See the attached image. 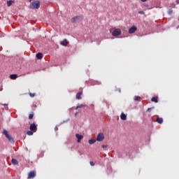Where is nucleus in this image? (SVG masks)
Wrapping results in <instances>:
<instances>
[{
    "label": "nucleus",
    "instance_id": "22",
    "mask_svg": "<svg viewBox=\"0 0 179 179\" xmlns=\"http://www.w3.org/2000/svg\"><path fill=\"white\" fill-rule=\"evenodd\" d=\"M134 100H135V101H141V97L135 96Z\"/></svg>",
    "mask_w": 179,
    "mask_h": 179
},
{
    "label": "nucleus",
    "instance_id": "8",
    "mask_svg": "<svg viewBox=\"0 0 179 179\" xmlns=\"http://www.w3.org/2000/svg\"><path fill=\"white\" fill-rule=\"evenodd\" d=\"M76 138H77V143H80V141L83 139V136L76 134Z\"/></svg>",
    "mask_w": 179,
    "mask_h": 179
},
{
    "label": "nucleus",
    "instance_id": "27",
    "mask_svg": "<svg viewBox=\"0 0 179 179\" xmlns=\"http://www.w3.org/2000/svg\"><path fill=\"white\" fill-rule=\"evenodd\" d=\"M89 164H91V166H94L95 165L94 162H90Z\"/></svg>",
    "mask_w": 179,
    "mask_h": 179
},
{
    "label": "nucleus",
    "instance_id": "30",
    "mask_svg": "<svg viewBox=\"0 0 179 179\" xmlns=\"http://www.w3.org/2000/svg\"><path fill=\"white\" fill-rule=\"evenodd\" d=\"M82 19H83V17H82L81 16H80V17H77V20H78V21H81Z\"/></svg>",
    "mask_w": 179,
    "mask_h": 179
},
{
    "label": "nucleus",
    "instance_id": "34",
    "mask_svg": "<svg viewBox=\"0 0 179 179\" xmlns=\"http://www.w3.org/2000/svg\"><path fill=\"white\" fill-rule=\"evenodd\" d=\"M36 105H34V108H36Z\"/></svg>",
    "mask_w": 179,
    "mask_h": 179
},
{
    "label": "nucleus",
    "instance_id": "4",
    "mask_svg": "<svg viewBox=\"0 0 179 179\" xmlns=\"http://www.w3.org/2000/svg\"><path fill=\"white\" fill-rule=\"evenodd\" d=\"M104 140V134L103 133H99L96 135V141L101 142Z\"/></svg>",
    "mask_w": 179,
    "mask_h": 179
},
{
    "label": "nucleus",
    "instance_id": "7",
    "mask_svg": "<svg viewBox=\"0 0 179 179\" xmlns=\"http://www.w3.org/2000/svg\"><path fill=\"white\" fill-rule=\"evenodd\" d=\"M136 31V27L132 26L129 29V34H133Z\"/></svg>",
    "mask_w": 179,
    "mask_h": 179
},
{
    "label": "nucleus",
    "instance_id": "19",
    "mask_svg": "<svg viewBox=\"0 0 179 179\" xmlns=\"http://www.w3.org/2000/svg\"><path fill=\"white\" fill-rule=\"evenodd\" d=\"M162 122H163L162 118H161V117L157 118V122L158 124H162Z\"/></svg>",
    "mask_w": 179,
    "mask_h": 179
},
{
    "label": "nucleus",
    "instance_id": "9",
    "mask_svg": "<svg viewBox=\"0 0 179 179\" xmlns=\"http://www.w3.org/2000/svg\"><path fill=\"white\" fill-rule=\"evenodd\" d=\"M81 94H83V92H78L77 94L76 95V99L77 100H80L81 99Z\"/></svg>",
    "mask_w": 179,
    "mask_h": 179
},
{
    "label": "nucleus",
    "instance_id": "17",
    "mask_svg": "<svg viewBox=\"0 0 179 179\" xmlns=\"http://www.w3.org/2000/svg\"><path fill=\"white\" fill-rule=\"evenodd\" d=\"M151 101L153 103H158V96L152 97Z\"/></svg>",
    "mask_w": 179,
    "mask_h": 179
},
{
    "label": "nucleus",
    "instance_id": "28",
    "mask_svg": "<svg viewBox=\"0 0 179 179\" xmlns=\"http://www.w3.org/2000/svg\"><path fill=\"white\" fill-rule=\"evenodd\" d=\"M153 108V107L147 108V112H150V110H152Z\"/></svg>",
    "mask_w": 179,
    "mask_h": 179
},
{
    "label": "nucleus",
    "instance_id": "1",
    "mask_svg": "<svg viewBox=\"0 0 179 179\" xmlns=\"http://www.w3.org/2000/svg\"><path fill=\"white\" fill-rule=\"evenodd\" d=\"M2 134L5 136L6 139L8 140L10 143H14V139L9 134H8V131L6 130L3 129V132Z\"/></svg>",
    "mask_w": 179,
    "mask_h": 179
},
{
    "label": "nucleus",
    "instance_id": "35",
    "mask_svg": "<svg viewBox=\"0 0 179 179\" xmlns=\"http://www.w3.org/2000/svg\"><path fill=\"white\" fill-rule=\"evenodd\" d=\"M178 20H179V18H178Z\"/></svg>",
    "mask_w": 179,
    "mask_h": 179
},
{
    "label": "nucleus",
    "instance_id": "21",
    "mask_svg": "<svg viewBox=\"0 0 179 179\" xmlns=\"http://www.w3.org/2000/svg\"><path fill=\"white\" fill-rule=\"evenodd\" d=\"M33 132H34V131H27V135H28L29 136H33V134H34Z\"/></svg>",
    "mask_w": 179,
    "mask_h": 179
},
{
    "label": "nucleus",
    "instance_id": "14",
    "mask_svg": "<svg viewBox=\"0 0 179 179\" xmlns=\"http://www.w3.org/2000/svg\"><path fill=\"white\" fill-rule=\"evenodd\" d=\"M60 44L63 46H66L69 44V42L66 41V39H64L62 41V43H60Z\"/></svg>",
    "mask_w": 179,
    "mask_h": 179
},
{
    "label": "nucleus",
    "instance_id": "32",
    "mask_svg": "<svg viewBox=\"0 0 179 179\" xmlns=\"http://www.w3.org/2000/svg\"><path fill=\"white\" fill-rule=\"evenodd\" d=\"M147 0H141V2H145Z\"/></svg>",
    "mask_w": 179,
    "mask_h": 179
},
{
    "label": "nucleus",
    "instance_id": "11",
    "mask_svg": "<svg viewBox=\"0 0 179 179\" xmlns=\"http://www.w3.org/2000/svg\"><path fill=\"white\" fill-rule=\"evenodd\" d=\"M10 79L15 80V79H17V74H11L10 75Z\"/></svg>",
    "mask_w": 179,
    "mask_h": 179
},
{
    "label": "nucleus",
    "instance_id": "10",
    "mask_svg": "<svg viewBox=\"0 0 179 179\" xmlns=\"http://www.w3.org/2000/svg\"><path fill=\"white\" fill-rule=\"evenodd\" d=\"M43 57V55H42V53H37L36 54V58H37V59H42V58Z\"/></svg>",
    "mask_w": 179,
    "mask_h": 179
},
{
    "label": "nucleus",
    "instance_id": "29",
    "mask_svg": "<svg viewBox=\"0 0 179 179\" xmlns=\"http://www.w3.org/2000/svg\"><path fill=\"white\" fill-rule=\"evenodd\" d=\"M143 6L145 8L149 7V5L147 3H143Z\"/></svg>",
    "mask_w": 179,
    "mask_h": 179
},
{
    "label": "nucleus",
    "instance_id": "16",
    "mask_svg": "<svg viewBox=\"0 0 179 179\" xmlns=\"http://www.w3.org/2000/svg\"><path fill=\"white\" fill-rule=\"evenodd\" d=\"M14 3V1H6V6L10 7Z\"/></svg>",
    "mask_w": 179,
    "mask_h": 179
},
{
    "label": "nucleus",
    "instance_id": "33",
    "mask_svg": "<svg viewBox=\"0 0 179 179\" xmlns=\"http://www.w3.org/2000/svg\"><path fill=\"white\" fill-rule=\"evenodd\" d=\"M78 114V112H76V117H77V115Z\"/></svg>",
    "mask_w": 179,
    "mask_h": 179
},
{
    "label": "nucleus",
    "instance_id": "6",
    "mask_svg": "<svg viewBox=\"0 0 179 179\" xmlns=\"http://www.w3.org/2000/svg\"><path fill=\"white\" fill-rule=\"evenodd\" d=\"M36 178V171H31L28 173L27 179H33Z\"/></svg>",
    "mask_w": 179,
    "mask_h": 179
},
{
    "label": "nucleus",
    "instance_id": "2",
    "mask_svg": "<svg viewBox=\"0 0 179 179\" xmlns=\"http://www.w3.org/2000/svg\"><path fill=\"white\" fill-rule=\"evenodd\" d=\"M29 7L31 9H38L40 8V2L38 1H34L33 3H31Z\"/></svg>",
    "mask_w": 179,
    "mask_h": 179
},
{
    "label": "nucleus",
    "instance_id": "13",
    "mask_svg": "<svg viewBox=\"0 0 179 179\" xmlns=\"http://www.w3.org/2000/svg\"><path fill=\"white\" fill-rule=\"evenodd\" d=\"M11 164L14 166L19 164V162L15 159H11Z\"/></svg>",
    "mask_w": 179,
    "mask_h": 179
},
{
    "label": "nucleus",
    "instance_id": "12",
    "mask_svg": "<svg viewBox=\"0 0 179 179\" xmlns=\"http://www.w3.org/2000/svg\"><path fill=\"white\" fill-rule=\"evenodd\" d=\"M120 118L121 119V120L126 121L127 116L124 113H121V115L120 116Z\"/></svg>",
    "mask_w": 179,
    "mask_h": 179
},
{
    "label": "nucleus",
    "instance_id": "5",
    "mask_svg": "<svg viewBox=\"0 0 179 179\" xmlns=\"http://www.w3.org/2000/svg\"><path fill=\"white\" fill-rule=\"evenodd\" d=\"M29 130L33 132L37 131V126L36 124L33 123L29 125Z\"/></svg>",
    "mask_w": 179,
    "mask_h": 179
},
{
    "label": "nucleus",
    "instance_id": "23",
    "mask_svg": "<svg viewBox=\"0 0 179 179\" xmlns=\"http://www.w3.org/2000/svg\"><path fill=\"white\" fill-rule=\"evenodd\" d=\"M29 97L31 98H34V96H36V93H29Z\"/></svg>",
    "mask_w": 179,
    "mask_h": 179
},
{
    "label": "nucleus",
    "instance_id": "31",
    "mask_svg": "<svg viewBox=\"0 0 179 179\" xmlns=\"http://www.w3.org/2000/svg\"><path fill=\"white\" fill-rule=\"evenodd\" d=\"M101 148H108V145H101Z\"/></svg>",
    "mask_w": 179,
    "mask_h": 179
},
{
    "label": "nucleus",
    "instance_id": "15",
    "mask_svg": "<svg viewBox=\"0 0 179 179\" xmlns=\"http://www.w3.org/2000/svg\"><path fill=\"white\" fill-rule=\"evenodd\" d=\"M77 18H80V16H76V17H73L71 19V22L72 23H74L76 22H77V20H78Z\"/></svg>",
    "mask_w": 179,
    "mask_h": 179
},
{
    "label": "nucleus",
    "instance_id": "18",
    "mask_svg": "<svg viewBox=\"0 0 179 179\" xmlns=\"http://www.w3.org/2000/svg\"><path fill=\"white\" fill-rule=\"evenodd\" d=\"M86 107V105L85 104H80L78 106H77V107L76 108V110H78L79 108H83Z\"/></svg>",
    "mask_w": 179,
    "mask_h": 179
},
{
    "label": "nucleus",
    "instance_id": "3",
    "mask_svg": "<svg viewBox=\"0 0 179 179\" xmlns=\"http://www.w3.org/2000/svg\"><path fill=\"white\" fill-rule=\"evenodd\" d=\"M120 35H121V29H113L112 31V36L113 37H117Z\"/></svg>",
    "mask_w": 179,
    "mask_h": 179
},
{
    "label": "nucleus",
    "instance_id": "25",
    "mask_svg": "<svg viewBox=\"0 0 179 179\" xmlns=\"http://www.w3.org/2000/svg\"><path fill=\"white\" fill-rule=\"evenodd\" d=\"M173 10H171V9L169 10V15H171V14H173Z\"/></svg>",
    "mask_w": 179,
    "mask_h": 179
},
{
    "label": "nucleus",
    "instance_id": "24",
    "mask_svg": "<svg viewBox=\"0 0 179 179\" xmlns=\"http://www.w3.org/2000/svg\"><path fill=\"white\" fill-rule=\"evenodd\" d=\"M34 117V115H33V114H29V115L28 116V118L29 119V120H33V117Z\"/></svg>",
    "mask_w": 179,
    "mask_h": 179
},
{
    "label": "nucleus",
    "instance_id": "26",
    "mask_svg": "<svg viewBox=\"0 0 179 179\" xmlns=\"http://www.w3.org/2000/svg\"><path fill=\"white\" fill-rule=\"evenodd\" d=\"M138 14H140V15H145V13L144 11H138Z\"/></svg>",
    "mask_w": 179,
    "mask_h": 179
},
{
    "label": "nucleus",
    "instance_id": "20",
    "mask_svg": "<svg viewBox=\"0 0 179 179\" xmlns=\"http://www.w3.org/2000/svg\"><path fill=\"white\" fill-rule=\"evenodd\" d=\"M95 142H96V141L94 140V139H90V140H89V141H87V143H88L89 144H91V145H93L94 143H95Z\"/></svg>",
    "mask_w": 179,
    "mask_h": 179
}]
</instances>
